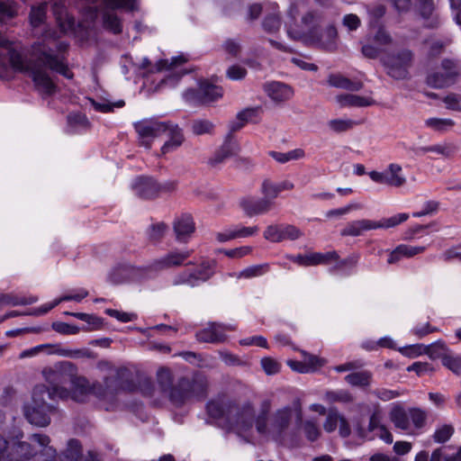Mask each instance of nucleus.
<instances>
[{"mask_svg":"<svg viewBox=\"0 0 461 461\" xmlns=\"http://www.w3.org/2000/svg\"><path fill=\"white\" fill-rule=\"evenodd\" d=\"M68 47L65 42L38 41L32 44L31 59L26 60L18 50V46L0 33V55L7 57L14 69L27 73L36 90L44 96L54 95L58 89L46 69L55 71L68 79L74 77L63 54Z\"/></svg>","mask_w":461,"mask_h":461,"instance_id":"nucleus-1","label":"nucleus"},{"mask_svg":"<svg viewBox=\"0 0 461 461\" xmlns=\"http://www.w3.org/2000/svg\"><path fill=\"white\" fill-rule=\"evenodd\" d=\"M157 383L161 393L178 408L192 401H202L208 393L209 382L202 373H196L191 378L181 376L175 380L172 371L163 366L157 371Z\"/></svg>","mask_w":461,"mask_h":461,"instance_id":"nucleus-2","label":"nucleus"},{"mask_svg":"<svg viewBox=\"0 0 461 461\" xmlns=\"http://www.w3.org/2000/svg\"><path fill=\"white\" fill-rule=\"evenodd\" d=\"M299 11L294 4L288 10L289 22H286V32L290 39L300 41L305 44L311 43L320 32V24L323 20V14L318 10H309L301 18V25L296 23V16Z\"/></svg>","mask_w":461,"mask_h":461,"instance_id":"nucleus-3","label":"nucleus"},{"mask_svg":"<svg viewBox=\"0 0 461 461\" xmlns=\"http://www.w3.org/2000/svg\"><path fill=\"white\" fill-rule=\"evenodd\" d=\"M127 373L128 370L126 368L114 370L113 374L104 377V385L98 383L90 384L86 377L76 375L71 382L73 385V398L77 402H84L90 393L96 395L98 398H104L107 393H113L122 388L121 380Z\"/></svg>","mask_w":461,"mask_h":461,"instance_id":"nucleus-4","label":"nucleus"},{"mask_svg":"<svg viewBox=\"0 0 461 461\" xmlns=\"http://www.w3.org/2000/svg\"><path fill=\"white\" fill-rule=\"evenodd\" d=\"M303 411L299 400L294 401L292 405H286L276 409L266 422L267 429L262 435H268L274 440L283 442L285 436L293 420L302 421Z\"/></svg>","mask_w":461,"mask_h":461,"instance_id":"nucleus-5","label":"nucleus"},{"mask_svg":"<svg viewBox=\"0 0 461 461\" xmlns=\"http://www.w3.org/2000/svg\"><path fill=\"white\" fill-rule=\"evenodd\" d=\"M414 59V52L408 48L387 49L379 57L386 75L395 80L408 78Z\"/></svg>","mask_w":461,"mask_h":461,"instance_id":"nucleus-6","label":"nucleus"},{"mask_svg":"<svg viewBox=\"0 0 461 461\" xmlns=\"http://www.w3.org/2000/svg\"><path fill=\"white\" fill-rule=\"evenodd\" d=\"M42 375L49 384L47 388L50 397L54 400L66 399L69 393L64 385L72 382L73 377L77 375V368L71 362L61 361L52 366L45 367Z\"/></svg>","mask_w":461,"mask_h":461,"instance_id":"nucleus-7","label":"nucleus"},{"mask_svg":"<svg viewBox=\"0 0 461 461\" xmlns=\"http://www.w3.org/2000/svg\"><path fill=\"white\" fill-rule=\"evenodd\" d=\"M54 400L50 397L47 385L37 384L32 391V399L30 404L24 406V415L27 420L38 427H46L50 423V413L54 406L47 402Z\"/></svg>","mask_w":461,"mask_h":461,"instance_id":"nucleus-8","label":"nucleus"},{"mask_svg":"<svg viewBox=\"0 0 461 461\" xmlns=\"http://www.w3.org/2000/svg\"><path fill=\"white\" fill-rule=\"evenodd\" d=\"M30 439L41 447L42 461H81L82 448L77 439L72 438L68 442V447L62 455H58L54 447L50 446V438L45 434L35 433Z\"/></svg>","mask_w":461,"mask_h":461,"instance_id":"nucleus-9","label":"nucleus"},{"mask_svg":"<svg viewBox=\"0 0 461 461\" xmlns=\"http://www.w3.org/2000/svg\"><path fill=\"white\" fill-rule=\"evenodd\" d=\"M461 75V67L457 60L444 59L438 71L428 75L426 82L433 88H444L454 85Z\"/></svg>","mask_w":461,"mask_h":461,"instance_id":"nucleus-10","label":"nucleus"},{"mask_svg":"<svg viewBox=\"0 0 461 461\" xmlns=\"http://www.w3.org/2000/svg\"><path fill=\"white\" fill-rule=\"evenodd\" d=\"M255 411L253 405L249 402H244L240 405L233 402L230 407V412L228 414L227 424L233 429L247 431L256 425Z\"/></svg>","mask_w":461,"mask_h":461,"instance_id":"nucleus-11","label":"nucleus"},{"mask_svg":"<svg viewBox=\"0 0 461 461\" xmlns=\"http://www.w3.org/2000/svg\"><path fill=\"white\" fill-rule=\"evenodd\" d=\"M223 90L221 86L203 81L200 83L198 89H187L183 97L185 102L194 104H206L221 98Z\"/></svg>","mask_w":461,"mask_h":461,"instance_id":"nucleus-12","label":"nucleus"},{"mask_svg":"<svg viewBox=\"0 0 461 461\" xmlns=\"http://www.w3.org/2000/svg\"><path fill=\"white\" fill-rule=\"evenodd\" d=\"M149 278L147 266L136 267L130 264H120L113 267L108 275V281L113 285L125 282H141Z\"/></svg>","mask_w":461,"mask_h":461,"instance_id":"nucleus-13","label":"nucleus"},{"mask_svg":"<svg viewBox=\"0 0 461 461\" xmlns=\"http://www.w3.org/2000/svg\"><path fill=\"white\" fill-rule=\"evenodd\" d=\"M215 261H203L197 269L194 271H183L176 275L173 280L174 285H186L191 287L209 280L214 274Z\"/></svg>","mask_w":461,"mask_h":461,"instance_id":"nucleus-14","label":"nucleus"},{"mask_svg":"<svg viewBox=\"0 0 461 461\" xmlns=\"http://www.w3.org/2000/svg\"><path fill=\"white\" fill-rule=\"evenodd\" d=\"M166 122L157 119H145L134 123V129L140 140V144L147 149L151 147V141L165 133Z\"/></svg>","mask_w":461,"mask_h":461,"instance_id":"nucleus-15","label":"nucleus"},{"mask_svg":"<svg viewBox=\"0 0 461 461\" xmlns=\"http://www.w3.org/2000/svg\"><path fill=\"white\" fill-rule=\"evenodd\" d=\"M193 250H172L161 258L154 259L147 266L149 278L152 273H158L172 267L184 265L185 261L192 255Z\"/></svg>","mask_w":461,"mask_h":461,"instance_id":"nucleus-16","label":"nucleus"},{"mask_svg":"<svg viewBox=\"0 0 461 461\" xmlns=\"http://www.w3.org/2000/svg\"><path fill=\"white\" fill-rule=\"evenodd\" d=\"M369 177L375 183L386 185L393 187L402 186L406 183V178L402 174V168L400 165L392 163L383 171H370Z\"/></svg>","mask_w":461,"mask_h":461,"instance_id":"nucleus-17","label":"nucleus"},{"mask_svg":"<svg viewBox=\"0 0 461 461\" xmlns=\"http://www.w3.org/2000/svg\"><path fill=\"white\" fill-rule=\"evenodd\" d=\"M41 449H39L40 453ZM37 453L38 450H35L30 443L18 441L9 447L5 452H0V461H29ZM40 457L43 459L42 456H40Z\"/></svg>","mask_w":461,"mask_h":461,"instance_id":"nucleus-18","label":"nucleus"},{"mask_svg":"<svg viewBox=\"0 0 461 461\" xmlns=\"http://www.w3.org/2000/svg\"><path fill=\"white\" fill-rule=\"evenodd\" d=\"M302 235L303 232L297 227L290 224L269 225L264 231V238L271 242L295 240Z\"/></svg>","mask_w":461,"mask_h":461,"instance_id":"nucleus-19","label":"nucleus"},{"mask_svg":"<svg viewBox=\"0 0 461 461\" xmlns=\"http://www.w3.org/2000/svg\"><path fill=\"white\" fill-rule=\"evenodd\" d=\"M131 188L141 199H154L158 196V183L150 176H138L133 180Z\"/></svg>","mask_w":461,"mask_h":461,"instance_id":"nucleus-20","label":"nucleus"},{"mask_svg":"<svg viewBox=\"0 0 461 461\" xmlns=\"http://www.w3.org/2000/svg\"><path fill=\"white\" fill-rule=\"evenodd\" d=\"M240 204L246 215L252 217L267 213L273 208L274 202L266 196L263 198L249 196L243 198Z\"/></svg>","mask_w":461,"mask_h":461,"instance_id":"nucleus-21","label":"nucleus"},{"mask_svg":"<svg viewBox=\"0 0 461 461\" xmlns=\"http://www.w3.org/2000/svg\"><path fill=\"white\" fill-rule=\"evenodd\" d=\"M293 262L302 267L329 265L330 259L337 258L336 251H328L325 253L313 252L309 254H298L289 258Z\"/></svg>","mask_w":461,"mask_h":461,"instance_id":"nucleus-22","label":"nucleus"},{"mask_svg":"<svg viewBox=\"0 0 461 461\" xmlns=\"http://www.w3.org/2000/svg\"><path fill=\"white\" fill-rule=\"evenodd\" d=\"M219 322H209L207 326L197 331L195 338L200 342L219 344L227 339V335L221 330Z\"/></svg>","mask_w":461,"mask_h":461,"instance_id":"nucleus-23","label":"nucleus"},{"mask_svg":"<svg viewBox=\"0 0 461 461\" xmlns=\"http://www.w3.org/2000/svg\"><path fill=\"white\" fill-rule=\"evenodd\" d=\"M239 150L238 142L231 134H228L221 148L214 153L213 157L210 158L209 163L215 167L223 163L227 158L236 155Z\"/></svg>","mask_w":461,"mask_h":461,"instance_id":"nucleus-24","label":"nucleus"},{"mask_svg":"<svg viewBox=\"0 0 461 461\" xmlns=\"http://www.w3.org/2000/svg\"><path fill=\"white\" fill-rule=\"evenodd\" d=\"M379 226L377 221L369 219L351 221L340 230V235L343 237H357L366 231L377 230Z\"/></svg>","mask_w":461,"mask_h":461,"instance_id":"nucleus-25","label":"nucleus"},{"mask_svg":"<svg viewBox=\"0 0 461 461\" xmlns=\"http://www.w3.org/2000/svg\"><path fill=\"white\" fill-rule=\"evenodd\" d=\"M165 133L168 136L169 140H167L161 148L162 154L169 153L179 148L184 140V134L182 129L171 122H166Z\"/></svg>","mask_w":461,"mask_h":461,"instance_id":"nucleus-26","label":"nucleus"},{"mask_svg":"<svg viewBox=\"0 0 461 461\" xmlns=\"http://www.w3.org/2000/svg\"><path fill=\"white\" fill-rule=\"evenodd\" d=\"M264 90L276 103L287 101L294 95V90L290 86L278 81L266 83L264 85Z\"/></svg>","mask_w":461,"mask_h":461,"instance_id":"nucleus-27","label":"nucleus"},{"mask_svg":"<svg viewBox=\"0 0 461 461\" xmlns=\"http://www.w3.org/2000/svg\"><path fill=\"white\" fill-rule=\"evenodd\" d=\"M232 403L233 401L225 398L212 400L206 404L208 415L214 419H223L227 422Z\"/></svg>","mask_w":461,"mask_h":461,"instance_id":"nucleus-28","label":"nucleus"},{"mask_svg":"<svg viewBox=\"0 0 461 461\" xmlns=\"http://www.w3.org/2000/svg\"><path fill=\"white\" fill-rule=\"evenodd\" d=\"M426 249L423 246H411L407 244H400L392 250L387 258L388 264H396L403 258H412L418 254L424 252Z\"/></svg>","mask_w":461,"mask_h":461,"instance_id":"nucleus-29","label":"nucleus"},{"mask_svg":"<svg viewBox=\"0 0 461 461\" xmlns=\"http://www.w3.org/2000/svg\"><path fill=\"white\" fill-rule=\"evenodd\" d=\"M194 230V223L191 215L182 214L175 220L174 231L178 241H185Z\"/></svg>","mask_w":461,"mask_h":461,"instance_id":"nucleus-30","label":"nucleus"},{"mask_svg":"<svg viewBox=\"0 0 461 461\" xmlns=\"http://www.w3.org/2000/svg\"><path fill=\"white\" fill-rule=\"evenodd\" d=\"M337 36V29L334 25L331 24L326 27L323 34L319 32L316 35V38H314L311 43L315 44L326 50L333 51L336 49Z\"/></svg>","mask_w":461,"mask_h":461,"instance_id":"nucleus-31","label":"nucleus"},{"mask_svg":"<svg viewBox=\"0 0 461 461\" xmlns=\"http://www.w3.org/2000/svg\"><path fill=\"white\" fill-rule=\"evenodd\" d=\"M359 259V256L357 254H352L346 258L340 259L339 254L337 253V258L330 259V263H334V265L329 269L330 274H342L345 276H348L351 273V270L357 266Z\"/></svg>","mask_w":461,"mask_h":461,"instance_id":"nucleus-32","label":"nucleus"},{"mask_svg":"<svg viewBox=\"0 0 461 461\" xmlns=\"http://www.w3.org/2000/svg\"><path fill=\"white\" fill-rule=\"evenodd\" d=\"M336 99L342 107H366L375 104V101L371 97L352 94L339 95Z\"/></svg>","mask_w":461,"mask_h":461,"instance_id":"nucleus-33","label":"nucleus"},{"mask_svg":"<svg viewBox=\"0 0 461 461\" xmlns=\"http://www.w3.org/2000/svg\"><path fill=\"white\" fill-rule=\"evenodd\" d=\"M294 187V184L287 180L276 184L269 179H265L261 185V193L264 196L272 201L276 198L282 191L292 190Z\"/></svg>","mask_w":461,"mask_h":461,"instance_id":"nucleus-34","label":"nucleus"},{"mask_svg":"<svg viewBox=\"0 0 461 461\" xmlns=\"http://www.w3.org/2000/svg\"><path fill=\"white\" fill-rule=\"evenodd\" d=\"M390 419L393 425L400 429L408 430L411 429L409 409L397 405L390 412Z\"/></svg>","mask_w":461,"mask_h":461,"instance_id":"nucleus-35","label":"nucleus"},{"mask_svg":"<svg viewBox=\"0 0 461 461\" xmlns=\"http://www.w3.org/2000/svg\"><path fill=\"white\" fill-rule=\"evenodd\" d=\"M328 83L334 87L346 89L352 92L359 91L363 88V83L360 81H352L341 75L332 74L329 77Z\"/></svg>","mask_w":461,"mask_h":461,"instance_id":"nucleus-36","label":"nucleus"},{"mask_svg":"<svg viewBox=\"0 0 461 461\" xmlns=\"http://www.w3.org/2000/svg\"><path fill=\"white\" fill-rule=\"evenodd\" d=\"M103 26L105 30L112 32L114 34H119L122 32V21L115 14L109 10H104L102 14Z\"/></svg>","mask_w":461,"mask_h":461,"instance_id":"nucleus-37","label":"nucleus"},{"mask_svg":"<svg viewBox=\"0 0 461 461\" xmlns=\"http://www.w3.org/2000/svg\"><path fill=\"white\" fill-rule=\"evenodd\" d=\"M345 381L352 386L366 387L372 381V373L366 370L354 372L345 376Z\"/></svg>","mask_w":461,"mask_h":461,"instance_id":"nucleus-38","label":"nucleus"},{"mask_svg":"<svg viewBox=\"0 0 461 461\" xmlns=\"http://www.w3.org/2000/svg\"><path fill=\"white\" fill-rule=\"evenodd\" d=\"M271 406L272 402L269 399H265L260 403V411L256 418V429L258 433H264L267 429L266 422L269 420L268 413Z\"/></svg>","mask_w":461,"mask_h":461,"instance_id":"nucleus-39","label":"nucleus"},{"mask_svg":"<svg viewBox=\"0 0 461 461\" xmlns=\"http://www.w3.org/2000/svg\"><path fill=\"white\" fill-rule=\"evenodd\" d=\"M297 423L301 424V429L308 441L314 442L320 438L321 432L314 420H307L304 421H297Z\"/></svg>","mask_w":461,"mask_h":461,"instance_id":"nucleus-40","label":"nucleus"},{"mask_svg":"<svg viewBox=\"0 0 461 461\" xmlns=\"http://www.w3.org/2000/svg\"><path fill=\"white\" fill-rule=\"evenodd\" d=\"M268 154L276 161L282 164L290 160H297L304 157V151L302 149H295L285 153L272 150L269 151Z\"/></svg>","mask_w":461,"mask_h":461,"instance_id":"nucleus-41","label":"nucleus"},{"mask_svg":"<svg viewBox=\"0 0 461 461\" xmlns=\"http://www.w3.org/2000/svg\"><path fill=\"white\" fill-rule=\"evenodd\" d=\"M1 300L4 303V305H29L36 303L38 301L37 296H29V297H21L18 295H14L12 294H2Z\"/></svg>","mask_w":461,"mask_h":461,"instance_id":"nucleus-42","label":"nucleus"},{"mask_svg":"<svg viewBox=\"0 0 461 461\" xmlns=\"http://www.w3.org/2000/svg\"><path fill=\"white\" fill-rule=\"evenodd\" d=\"M425 125L433 131L445 132L451 129L455 122L451 119L429 118L425 121Z\"/></svg>","mask_w":461,"mask_h":461,"instance_id":"nucleus-43","label":"nucleus"},{"mask_svg":"<svg viewBox=\"0 0 461 461\" xmlns=\"http://www.w3.org/2000/svg\"><path fill=\"white\" fill-rule=\"evenodd\" d=\"M441 360L443 366L453 373L458 375L461 372V356L454 355L452 353H445L442 356Z\"/></svg>","mask_w":461,"mask_h":461,"instance_id":"nucleus-44","label":"nucleus"},{"mask_svg":"<svg viewBox=\"0 0 461 461\" xmlns=\"http://www.w3.org/2000/svg\"><path fill=\"white\" fill-rule=\"evenodd\" d=\"M454 432L455 429L452 425L444 424L435 430L434 434L432 435V438L434 442L443 444L450 439Z\"/></svg>","mask_w":461,"mask_h":461,"instance_id":"nucleus-45","label":"nucleus"},{"mask_svg":"<svg viewBox=\"0 0 461 461\" xmlns=\"http://www.w3.org/2000/svg\"><path fill=\"white\" fill-rule=\"evenodd\" d=\"M326 399L330 402L348 403L353 402L352 394L346 390L330 391L326 393Z\"/></svg>","mask_w":461,"mask_h":461,"instance_id":"nucleus-46","label":"nucleus"},{"mask_svg":"<svg viewBox=\"0 0 461 461\" xmlns=\"http://www.w3.org/2000/svg\"><path fill=\"white\" fill-rule=\"evenodd\" d=\"M268 270L267 265H254L240 271L238 278H253L264 275Z\"/></svg>","mask_w":461,"mask_h":461,"instance_id":"nucleus-47","label":"nucleus"},{"mask_svg":"<svg viewBox=\"0 0 461 461\" xmlns=\"http://www.w3.org/2000/svg\"><path fill=\"white\" fill-rule=\"evenodd\" d=\"M420 16L423 20V27L427 29H438L441 25L439 14L435 11L429 13H421Z\"/></svg>","mask_w":461,"mask_h":461,"instance_id":"nucleus-48","label":"nucleus"},{"mask_svg":"<svg viewBox=\"0 0 461 461\" xmlns=\"http://www.w3.org/2000/svg\"><path fill=\"white\" fill-rule=\"evenodd\" d=\"M186 62L184 56L173 57L171 60L160 59L156 63V71L170 70Z\"/></svg>","mask_w":461,"mask_h":461,"instance_id":"nucleus-49","label":"nucleus"},{"mask_svg":"<svg viewBox=\"0 0 461 461\" xmlns=\"http://www.w3.org/2000/svg\"><path fill=\"white\" fill-rule=\"evenodd\" d=\"M410 421L414 428L421 429L424 427L427 420V412L420 408H410Z\"/></svg>","mask_w":461,"mask_h":461,"instance_id":"nucleus-50","label":"nucleus"},{"mask_svg":"<svg viewBox=\"0 0 461 461\" xmlns=\"http://www.w3.org/2000/svg\"><path fill=\"white\" fill-rule=\"evenodd\" d=\"M91 104L95 110L100 113H110L113 111V108H121L123 107L125 104L123 100H120L115 103H108L106 101L97 102L95 100H91Z\"/></svg>","mask_w":461,"mask_h":461,"instance_id":"nucleus-51","label":"nucleus"},{"mask_svg":"<svg viewBox=\"0 0 461 461\" xmlns=\"http://www.w3.org/2000/svg\"><path fill=\"white\" fill-rule=\"evenodd\" d=\"M408 218H409L408 213H405V212L398 213L390 218L379 221L378 225H380V226L378 227V229H382V228L388 229V228L395 227L398 224L407 221Z\"/></svg>","mask_w":461,"mask_h":461,"instance_id":"nucleus-52","label":"nucleus"},{"mask_svg":"<svg viewBox=\"0 0 461 461\" xmlns=\"http://www.w3.org/2000/svg\"><path fill=\"white\" fill-rule=\"evenodd\" d=\"M262 25L266 32H276L281 26V19L278 14H272L265 17Z\"/></svg>","mask_w":461,"mask_h":461,"instance_id":"nucleus-53","label":"nucleus"},{"mask_svg":"<svg viewBox=\"0 0 461 461\" xmlns=\"http://www.w3.org/2000/svg\"><path fill=\"white\" fill-rule=\"evenodd\" d=\"M167 225L163 222L152 224L148 230L149 240L152 242H158L164 236Z\"/></svg>","mask_w":461,"mask_h":461,"instance_id":"nucleus-54","label":"nucleus"},{"mask_svg":"<svg viewBox=\"0 0 461 461\" xmlns=\"http://www.w3.org/2000/svg\"><path fill=\"white\" fill-rule=\"evenodd\" d=\"M46 6L41 5L36 7H32L30 13L31 23L33 27L40 26L45 18Z\"/></svg>","mask_w":461,"mask_h":461,"instance_id":"nucleus-55","label":"nucleus"},{"mask_svg":"<svg viewBox=\"0 0 461 461\" xmlns=\"http://www.w3.org/2000/svg\"><path fill=\"white\" fill-rule=\"evenodd\" d=\"M260 364L265 373L268 375H276L281 369V364L272 357H263Z\"/></svg>","mask_w":461,"mask_h":461,"instance_id":"nucleus-56","label":"nucleus"},{"mask_svg":"<svg viewBox=\"0 0 461 461\" xmlns=\"http://www.w3.org/2000/svg\"><path fill=\"white\" fill-rule=\"evenodd\" d=\"M135 0H103L105 7L110 10L125 8L132 11Z\"/></svg>","mask_w":461,"mask_h":461,"instance_id":"nucleus-57","label":"nucleus"},{"mask_svg":"<svg viewBox=\"0 0 461 461\" xmlns=\"http://www.w3.org/2000/svg\"><path fill=\"white\" fill-rule=\"evenodd\" d=\"M303 362L307 368L310 369V373L316 371L318 368L321 367L325 364V360L320 358L317 356L308 354L306 352H303Z\"/></svg>","mask_w":461,"mask_h":461,"instance_id":"nucleus-58","label":"nucleus"},{"mask_svg":"<svg viewBox=\"0 0 461 461\" xmlns=\"http://www.w3.org/2000/svg\"><path fill=\"white\" fill-rule=\"evenodd\" d=\"M213 130V123L208 120H197L192 124V131L195 135L211 133Z\"/></svg>","mask_w":461,"mask_h":461,"instance_id":"nucleus-59","label":"nucleus"},{"mask_svg":"<svg viewBox=\"0 0 461 461\" xmlns=\"http://www.w3.org/2000/svg\"><path fill=\"white\" fill-rule=\"evenodd\" d=\"M17 11L14 5L0 1V23H5L14 18Z\"/></svg>","mask_w":461,"mask_h":461,"instance_id":"nucleus-60","label":"nucleus"},{"mask_svg":"<svg viewBox=\"0 0 461 461\" xmlns=\"http://www.w3.org/2000/svg\"><path fill=\"white\" fill-rule=\"evenodd\" d=\"M51 326L55 331L60 334L73 335L79 332L78 327L62 321L53 322Z\"/></svg>","mask_w":461,"mask_h":461,"instance_id":"nucleus-61","label":"nucleus"},{"mask_svg":"<svg viewBox=\"0 0 461 461\" xmlns=\"http://www.w3.org/2000/svg\"><path fill=\"white\" fill-rule=\"evenodd\" d=\"M354 122L351 120L335 119L329 122V126L336 132H343L351 129Z\"/></svg>","mask_w":461,"mask_h":461,"instance_id":"nucleus-62","label":"nucleus"},{"mask_svg":"<svg viewBox=\"0 0 461 461\" xmlns=\"http://www.w3.org/2000/svg\"><path fill=\"white\" fill-rule=\"evenodd\" d=\"M443 102L447 109L461 112L460 95L455 93L448 94L444 97Z\"/></svg>","mask_w":461,"mask_h":461,"instance_id":"nucleus-63","label":"nucleus"},{"mask_svg":"<svg viewBox=\"0 0 461 461\" xmlns=\"http://www.w3.org/2000/svg\"><path fill=\"white\" fill-rule=\"evenodd\" d=\"M247 75V69L239 65L230 67L226 72V76L230 80H241Z\"/></svg>","mask_w":461,"mask_h":461,"instance_id":"nucleus-64","label":"nucleus"}]
</instances>
